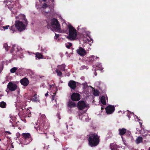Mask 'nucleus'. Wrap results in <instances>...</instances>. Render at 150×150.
Here are the masks:
<instances>
[{"mask_svg": "<svg viewBox=\"0 0 150 150\" xmlns=\"http://www.w3.org/2000/svg\"><path fill=\"white\" fill-rule=\"evenodd\" d=\"M54 95H53L52 96V100H54Z\"/></svg>", "mask_w": 150, "mask_h": 150, "instance_id": "c9c22d12", "label": "nucleus"}, {"mask_svg": "<svg viewBox=\"0 0 150 150\" xmlns=\"http://www.w3.org/2000/svg\"><path fill=\"white\" fill-rule=\"evenodd\" d=\"M17 19L22 20L23 22H28L27 19L25 18V16L23 14H21L16 17Z\"/></svg>", "mask_w": 150, "mask_h": 150, "instance_id": "4468645a", "label": "nucleus"}, {"mask_svg": "<svg viewBox=\"0 0 150 150\" xmlns=\"http://www.w3.org/2000/svg\"><path fill=\"white\" fill-rule=\"evenodd\" d=\"M105 110L107 114H111L114 112L115 108L114 105H109L105 108Z\"/></svg>", "mask_w": 150, "mask_h": 150, "instance_id": "9b49d317", "label": "nucleus"}, {"mask_svg": "<svg viewBox=\"0 0 150 150\" xmlns=\"http://www.w3.org/2000/svg\"><path fill=\"white\" fill-rule=\"evenodd\" d=\"M35 128H36V129H37V128H36L35 127Z\"/></svg>", "mask_w": 150, "mask_h": 150, "instance_id": "de8ad7c7", "label": "nucleus"}, {"mask_svg": "<svg viewBox=\"0 0 150 150\" xmlns=\"http://www.w3.org/2000/svg\"><path fill=\"white\" fill-rule=\"evenodd\" d=\"M97 67L98 68V69L100 71H102L103 69V67H102V65L101 64H98L97 66Z\"/></svg>", "mask_w": 150, "mask_h": 150, "instance_id": "393cba45", "label": "nucleus"}, {"mask_svg": "<svg viewBox=\"0 0 150 150\" xmlns=\"http://www.w3.org/2000/svg\"><path fill=\"white\" fill-rule=\"evenodd\" d=\"M2 26H1V25H0V30H2Z\"/></svg>", "mask_w": 150, "mask_h": 150, "instance_id": "58836bf2", "label": "nucleus"}, {"mask_svg": "<svg viewBox=\"0 0 150 150\" xmlns=\"http://www.w3.org/2000/svg\"><path fill=\"white\" fill-rule=\"evenodd\" d=\"M149 150H150V147L149 148Z\"/></svg>", "mask_w": 150, "mask_h": 150, "instance_id": "49530a36", "label": "nucleus"}, {"mask_svg": "<svg viewBox=\"0 0 150 150\" xmlns=\"http://www.w3.org/2000/svg\"><path fill=\"white\" fill-rule=\"evenodd\" d=\"M139 125L140 127L141 128L142 125V123L141 122H139Z\"/></svg>", "mask_w": 150, "mask_h": 150, "instance_id": "4c0bfd02", "label": "nucleus"}, {"mask_svg": "<svg viewBox=\"0 0 150 150\" xmlns=\"http://www.w3.org/2000/svg\"><path fill=\"white\" fill-rule=\"evenodd\" d=\"M87 106L85 102L83 100H81L78 102L77 105V107L78 109L80 110H83Z\"/></svg>", "mask_w": 150, "mask_h": 150, "instance_id": "6e6552de", "label": "nucleus"}, {"mask_svg": "<svg viewBox=\"0 0 150 150\" xmlns=\"http://www.w3.org/2000/svg\"><path fill=\"white\" fill-rule=\"evenodd\" d=\"M142 138L141 137L139 136L137 138V139H136V142L137 144H138L142 142Z\"/></svg>", "mask_w": 150, "mask_h": 150, "instance_id": "6ab92c4d", "label": "nucleus"}, {"mask_svg": "<svg viewBox=\"0 0 150 150\" xmlns=\"http://www.w3.org/2000/svg\"><path fill=\"white\" fill-rule=\"evenodd\" d=\"M99 91L97 90H95L93 93V95L95 96H98L99 94Z\"/></svg>", "mask_w": 150, "mask_h": 150, "instance_id": "a878e982", "label": "nucleus"}, {"mask_svg": "<svg viewBox=\"0 0 150 150\" xmlns=\"http://www.w3.org/2000/svg\"><path fill=\"white\" fill-rule=\"evenodd\" d=\"M1 141V139H0V141Z\"/></svg>", "mask_w": 150, "mask_h": 150, "instance_id": "09e8293b", "label": "nucleus"}, {"mask_svg": "<svg viewBox=\"0 0 150 150\" xmlns=\"http://www.w3.org/2000/svg\"><path fill=\"white\" fill-rule=\"evenodd\" d=\"M68 85L71 90L75 89L76 87V82L73 80L70 81L68 83Z\"/></svg>", "mask_w": 150, "mask_h": 150, "instance_id": "ddd939ff", "label": "nucleus"}, {"mask_svg": "<svg viewBox=\"0 0 150 150\" xmlns=\"http://www.w3.org/2000/svg\"><path fill=\"white\" fill-rule=\"evenodd\" d=\"M88 144L91 147L97 146L100 142L99 136L96 133H91L87 135Z\"/></svg>", "mask_w": 150, "mask_h": 150, "instance_id": "f257e3e1", "label": "nucleus"}, {"mask_svg": "<svg viewBox=\"0 0 150 150\" xmlns=\"http://www.w3.org/2000/svg\"><path fill=\"white\" fill-rule=\"evenodd\" d=\"M48 92H47V93H46L45 94V96L46 97H47V96H48Z\"/></svg>", "mask_w": 150, "mask_h": 150, "instance_id": "e433bc0d", "label": "nucleus"}, {"mask_svg": "<svg viewBox=\"0 0 150 150\" xmlns=\"http://www.w3.org/2000/svg\"><path fill=\"white\" fill-rule=\"evenodd\" d=\"M40 117L42 119V123L41 125L40 126H38V128L39 127V132H38V133L40 134H42L44 133V122L45 120L46 116L45 115L40 114Z\"/></svg>", "mask_w": 150, "mask_h": 150, "instance_id": "0eeeda50", "label": "nucleus"}, {"mask_svg": "<svg viewBox=\"0 0 150 150\" xmlns=\"http://www.w3.org/2000/svg\"><path fill=\"white\" fill-rule=\"evenodd\" d=\"M94 56H92L91 57H88L87 59V61L88 62H93L94 60Z\"/></svg>", "mask_w": 150, "mask_h": 150, "instance_id": "5701e85b", "label": "nucleus"}, {"mask_svg": "<svg viewBox=\"0 0 150 150\" xmlns=\"http://www.w3.org/2000/svg\"><path fill=\"white\" fill-rule=\"evenodd\" d=\"M118 131L119 132V134L121 136L123 141H124L125 139V138L123 137L124 135L126 136V138L128 139L129 137L131 134L129 130H127L125 128L119 129H118Z\"/></svg>", "mask_w": 150, "mask_h": 150, "instance_id": "39448f33", "label": "nucleus"}, {"mask_svg": "<svg viewBox=\"0 0 150 150\" xmlns=\"http://www.w3.org/2000/svg\"><path fill=\"white\" fill-rule=\"evenodd\" d=\"M17 87V86L14 83L10 82L7 85V88L6 91L7 93L9 92V91H14L16 89Z\"/></svg>", "mask_w": 150, "mask_h": 150, "instance_id": "423d86ee", "label": "nucleus"}, {"mask_svg": "<svg viewBox=\"0 0 150 150\" xmlns=\"http://www.w3.org/2000/svg\"><path fill=\"white\" fill-rule=\"evenodd\" d=\"M55 71L57 73V75L58 76L61 77L62 76V73L59 69H57L55 70Z\"/></svg>", "mask_w": 150, "mask_h": 150, "instance_id": "b1692460", "label": "nucleus"}, {"mask_svg": "<svg viewBox=\"0 0 150 150\" xmlns=\"http://www.w3.org/2000/svg\"><path fill=\"white\" fill-rule=\"evenodd\" d=\"M71 99L73 101H77L80 99V95L77 93H74L71 95Z\"/></svg>", "mask_w": 150, "mask_h": 150, "instance_id": "9d476101", "label": "nucleus"}, {"mask_svg": "<svg viewBox=\"0 0 150 150\" xmlns=\"http://www.w3.org/2000/svg\"><path fill=\"white\" fill-rule=\"evenodd\" d=\"M66 127H67V129H68V125H66Z\"/></svg>", "mask_w": 150, "mask_h": 150, "instance_id": "c03bdc74", "label": "nucleus"}, {"mask_svg": "<svg viewBox=\"0 0 150 150\" xmlns=\"http://www.w3.org/2000/svg\"><path fill=\"white\" fill-rule=\"evenodd\" d=\"M20 82L21 84L25 86L28 85L29 83L28 79L26 78H24L21 79Z\"/></svg>", "mask_w": 150, "mask_h": 150, "instance_id": "dca6fc26", "label": "nucleus"}, {"mask_svg": "<svg viewBox=\"0 0 150 150\" xmlns=\"http://www.w3.org/2000/svg\"><path fill=\"white\" fill-rule=\"evenodd\" d=\"M11 30H12L13 32L14 31H15V26L14 25L11 26Z\"/></svg>", "mask_w": 150, "mask_h": 150, "instance_id": "473e14b6", "label": "nucleus"}, {"mask_svg": "<svg viewBox=\"0 0 150 150\" xmlns=\"http://www.w3.org/2000/svg\"><path fill=\"white\" fill-rule=\"evenodd\" d=\"M104 109V108L103 107H102L101 108V110H103Z\"/></svg>", "mask_w": 150, "mask_h": 150, "instance_id": "79ce46f5", "label": "nucleus"}, {"mask_svg": "<svg viewBox=\"0 0 150 150\" xmlns=\"http://www.w3.org/2000/svg\"><path fill=\"white\" fill-rule=\"evenodd\" d=\"M67 106L68 107L71 108L77 106V104L75 102L69 100L67 103Z\"/></svg>", "mask_w": 150, "mask_h": 150, "instance_id": "2eb2a0df", "label": "nucleus"}, {"mask_svg": "<svg viewBox=\"0 0 150 150\" xmlns=\"http://www.w3.org/2000/svg\"><path fill=\"white\" fill-rule=\"evenodd\" d=\"M57 69H59V70L62 71H65L66 66L65 64L59 65L57 66Z\"/></svg>", "mask_w": 150, "mask_h": 150, "instance_id": "f3484780", "label": "nucleus"}, {"mask_svg": "<svg viewBox=\"0 0 150 150\" xmlns=\"http://www.w3.org/2000/svg\"><path fill=\"white\" fill-rule=\"evenodd\" d=\"M68 28L69 35L67 38L71 40L76 39L77 33L76 29L71 25H69Z\"/></svg>", "mask_w": 150, "mask_h": 150, "instance_id": "f03ea898", "label": "nucleus"}, {"mask_svg": "<svg viewBox=\"0 0 150 150\" xmlns=\"http://www.w3.org/2000/svg\"><path fill=\"white\" fill-rule=\"evenodd\" d=\"M77 53L81 56H85L86 54V51L83 48L79 47V49L76 50Z\"/></svg>", "mask_w": 150, "mask_h": 150, "instance_id": "f8f14e48", "label": "nucleus"}, {"mask_svg": "<svg viewBox=\"0 0 150 150\" xmlns=\"http://www.w3.org/2000/svg\"><path fill=\"white\" fill-rule=\"evenodd\" d=\"M55 85L54 84H52V85H50V86L51 87H52V86H54V85Z\"/></svg>", "mask_w": 150, "mask_h": 150, "instance_id": "ea45409f", "label": "nucleus"}, {"mask_svg": "<svg viewBox=\"0 0 150 150\" xmlns=\"http://www.w3.org/2000/svg\"><path fill=\"white\" fill-rule=\"evenodd\" d=\"M22 136L25 141V143L26 144L29 143L31 141V136L29 133H23Z\"/></svg>", "mask_w": 150, "mask_h": 150, "instance_id": "1a4fd4ad", "label": "nucleus"}, {"mask_svg": "<svg viewBox=\"0 0 150 150\" xmlns=\"http://www.w3.org/2000/svg\"><path fill=\"white\" fill-rule=\"evenodd\" d=\"M68 45L66 44V47L68 49H69L70 47L72 46V44L71 43H68Z\"/></svg>", "mask_w": 150, "mask_h": 150, "instance_id": "c85d7f7f", "label": "nucleus"}, {"mask_svg": "<svg viewBox=\"0 0 150 150\" xmlns=\"http://www.w3.org/2000/svg\"><path fill=\"white\" fill-rule=\"evenodd\" d=\"M9 27V25H6L4 26H2V28L4 29L5 30V29H7Z\"/></svg>", "mask_w": 150, "mask_h": 150, "instance_id": "2f4dec72", "label": "nucleus"}, {"mask_svg": "<svg viewBox=\"0 0 150 150\" xmlns=\"http://www.w3.org/2000/svg\"><path fill=\"white\" fill-rule=\"evenodd\" d=\"M7 132L9 134H11V133H10V132Z\"/></svg>", "mask_w": 150, "mask_h": 150, "instance_id": "a18cd8bd", "label": "nucleus"}, {"mask_svg": "<svg viewBox=\"0 0 150 150\" xmlns=\"http://www.w3.org/2000/svg\"><path fill=\"white\" fill-rule=\"evenodd\" d=\"M43 56L40 53H39L38 52V59H42L43 58Z\"/></svg>", "mask_w": 150, "mask_h": 150, "instance_id": "c756f323", "label": "nucleus"}, {"mask_svg": "<svg viewBox=\"0 0 150 150\" xmlns=\"http://www.w3.org/2000/svg\"><path fill=\"white\" fill-rule=\"evenodd\" d=\"M59 36V35H57V34H55V38H56V39L58 38Z\"/></svg>", "mask_w": 150, "mask_h": 150, "instance_id": "72a5a7b5", "label": "nucleus"}, {"mask_svg": "<svg viewBox=\"0 0 150 150\" xmlns=\"http://www.w3.org/2000/svg\"><path fill=\"white\" fill-rule=\"evenodd\" d=\"M82 85L83 86V88L84 89L86 88H87V86H88V85L87 84V83H83L82 84Z\"/></svg>", "mask_w": 150, "mask_h": 150, "instance_id": "7c9ffc66", "label": "nucleus"}, {"mask_svg": "<svg viewBox=\"0 0 150 150\" xmlns=\"http://www.w3.org/2000/svg\"><path fill=\"white\" fill-rule=\"evenodd\" d=\"M43 6L44 7H47V4L46 3H44L43 4Z\"/></svg>", "mask_w": 150, "mask_h": 150, "instance_id": "f704fd0d", "label": "nucleus"}, {"mask_svg": "<svg viewBox=\"0 0 150 150\" xmlns=\"http://www.w3.org/2000/svg\"><path fill=\"white\" fill-rule=\"evenodd\" d=\"M28 24V22H22L19 21L17 20L15 21V25L17 29L21 32L25 30Z\"/></svg>", "mask_w": 150, "mask_h": 150, "instance_id": "20e7f679", "label": "nucleus"}, {"mask_svg": "<svg viewBox=\"0 0 150 150\" xmlns=\"http://www.w3.org/2000/svg\"><path fill=\"white\" fill-rule=\"evenodd\" d=\"M60 24L57 20L55 18H53L51 21L50 25L47 24V27L48 29L50 28H53L54 30H58L60 29Z\"/></svg>", "mask_w": 150, "mask_h": 150, "instance_id": "7ed1b4c3", "label": "nucleus"}, {"mask_svg": "<svg viewBox=\"0 0 150 150\" xmlns=\"http://www.w3.org/2000/svg\"><path fill=\"white\" fill-rule=\"evenodd\" d=\"M100 100L102 103L103 105H105L106 104V102L105 101V97L104 96H102L100 99Z\"/></svg>", "mask_w": 150, "mask_h": 150, "instance_id": "aec40b11", "label": "nucleus"}, {"mask_svg": "<svg viewBox=\"0 0 150 150\" xmlns=\"http://www.w3.org/2000/svg\"><path fill=\"white\" fill-rule=\"evenodd\" d=\"M38 54V53H36V54H35V55H36L35 57H38V54Z\"/></svg>", "mask_w": 150, "mask_h": 150, "instance_id": "a19ab883", "label": "nucleus"}, {"mask_svg": "<svg viewBox=\"0 0 150 150\" xmlns=\"http://www.w3.org/2000/svg\"><path fill=\"white\" fill-rule=\"evenodd\" d=\"M4 47L5 48V50L7 51L10 48L9 46H8L7 44H4Z\"/></svg>", "mask_w": 150, "mask_h": 150, "instance_id": "cd10ccee", "label": "nucleus"}, {"mask_svg": "<svg viewBox=\"0 0 150 150\" xmlns=\"http://www.w3.org/2000/svg\"><path fill=\"white\" fill-rule=\"evenodd\" d=\"M37 93H36L34 94L32 98V100L34 102H36L37 100Z\"/></svg>", "mask_w": 150, "mask_h": 150, "instance_id": "412c9836", "label": "nucleus"}, {"mask_svg": "<svg viewBox=\"0 0 150 150\" xmlns=\"http://www.w3.org/2000/svg\"><path fill=\"white\" fill-rule=\"evenodd\" d=\"M17 69V68L16 67H14L11 68L10 70V72L11 73H14L16 72V70Z\"/></svg>", "mask_w": 150, "mask_h": 150, "instance_id": "bb28decb", "label": "nucleus"}, {"mask_svg": "<svg viewBox=\"0 0 150 150\" xmlns=\"http://www.w3.org/2000/svg\"><path fill=\"white\" fill-rule=\"evenodd\" d=\"M6 104L5 102L2 101L0 103V107L2 108H6Z\"/></svg>", "mask_w": 150, "mask_h": 150, "instance_id": "4be33fe9", "label": "nucleus"}, {"mask_svg": "<svg viewBox=\"0 0 150 150\" xmlns=\"http://www.w3.org/2000/svg\"><path fill=\"white\" fill-rule=\"evenodd\" d=\"M42 77H44V76H39V77H40V78H42Z\"/></svg>", "mask_w": 150, "mask_h": 150, "instance_id": "37998d69", "label": "nucleus"}, {"mask_svg": "<svg viewBox=\"0 0 150 150\" xmlns=\"http://www.w3.org/2000/svg\"><path fill=\"white\" fill-rule=\"evenodd\" d=\"M117 148V145L114 143H111L110 145V148L112 150H115Z\"/></svg>", "mask_w": 150, "mask_h": 150, "instance_id": "a211bd4d", "label": "nucleus"}]
</instances>
